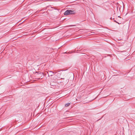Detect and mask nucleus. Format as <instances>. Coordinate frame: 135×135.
<instances>
[{
    "instance_id": "6",
    "label": "nucleus",
    "mask_w": 135,
    "mask_h": 135,
    "mask_svg": "<svg viewBox=\"0 0 135 135\" xmlns=\"http://www.w3.org/2000/svg\"><path fill=\"white\" fill-rule=\"evenodd\" d=\"M48 73V76H49V73Z\"/></svg>"
},
{
    "instance_id": "7",
    "label": "nucleus",
    "mask_w": 135,
    "mask_h": 135,
    "mask_svg": "<svg viewBox=\"0 0 135 135\" xmlns=\"http://www.w3.org/2000/svg\"><path fill=\"white\" fill-rule=\"evenodd\" d=\"M69 81V80H68V82Z\"/></svg>"
},
{
    "instance_id": "1",
    "label": "nucleus",
    "mask_w": 135,
    "mask_h": 135,
    "mask_svg": "<svg viewBox=\"0 0 135 135\" xmlns=\"http://www.w3.org/2000/svg\"><path fill=\"white\" fill-rule=\"evenodd\" d=\"M75 12L74 11H71V10H68L64 12V15H69L70 14H75Z\"/></svg>"
},
{
    "instance_id": "2",
    "label": "nucleus",
    "mask_w": 135,
    "mask_h": 135,
    "mask_svg": "<svg viewBox=\"0 0 135 135\" xmlns=\"http://www.w3.org/2000/svg\"><path fill=\"white\" fill-rule=\"evenodd\" d=\"M70 104V103H67L65 105V107H66L69 106Z\"/></svg>"
},
{
    "instance_id": "4",
    "label": "nucleus",
    "mask_w": 135,
    "mask_h": 135,
    "mask_svg": "<svg viewBox=\"0 0 135 135\" xmlns=\"http://www.w3.org/2000/svg\"><path fill=\"white\" fill-rule=\"evenodd\" d=\"M49 72H50V73H51V74H50V76H52V74L54 73L53 72L51 71H49Z\"/></svg>"
},
{
    "instance_id": "8",
    "label": "nucleus",
    "mask_w": 135,
    "mask_h": 135,
    "mask_svg": "<svg viewBox=\"0 0 135 135\" xmlns=\"http://www.w3.org/2000/svg\"><path fill=\"white\" fill-rule=\"evenodd\" d=\"M67 53L66 52L64 53Z\"/></svg>"
},
{
    "instance_id": "5",
    "label": "nucleus",
    "mask_w": 135,
    "mask_h": 135,
    "mask_svg": "<svg viewBox=\"0 0 135 135\" xmlns=\"http://www.w3.org/2000/svg\"><path fill=\"white\" fill-rule=\"evenodd\" d=\"M114 22H116V23H118L119 24V23H118V22H116L115 20H114Z\"/></svg>"
},
{
    "instance_id": "3",
    "label": "nucleus",
    "mask_w": 135,
    "mask_h": 135,
    "mask_svg": "<svg viewBox=\"0 0 135 135\" xmlns=\"http://www.w3.org/2000/svg\"><path fill=\"white\" fill-rule=\"evenodd\" d=\"M50 85L51 86H54V85H55V83H53L52 82H51L50 83Z\"/></svg>"
}]
</instances>
